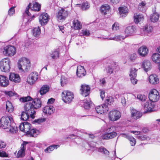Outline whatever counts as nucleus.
<instances>
[{"label":"nucleus","mask_w":160,"mask_h":160,"mask_svg":"<svg viewBox=\"0 0 160 160\" xmlns=\"http://www.w3.org/2000/svg\"><path fill=\"white\" fill-rule=\"evenodd\" d=\"M13 121V118L10 116L2 117L0 119L1 128L6 129L7 132L13 133L16 132L17 128Z\"/></svg>","instance_id":"obj_1"},{"label":"nucleus","mask_w":160,"mask_h":160,"mask_svg":"<svg viewBox=\"0 0 160 160\" xmlns=\"http://www.w3.org/2000/svg\"><path fill=\"white\" fill-rule=\"evenodd\" d=\"M41 7V5L36 2L33 3L32 6H31V5L30 4H29L27 6L25 10V18H24V21H25V19L27 17L28 20L25 23L26 25L29 24V23L32 20V18L35 17L33 15L32 16H30L31 14L29 11V8H30L31 10L32 11H39L40 10Z\"/></svg>","instance_id":"obj_2"},{"label":"nucleus","mask_w":160,"mask_h":160,"mask_svg":"<svg viewBox=\"0 0 160 160\" xmlns=\"http://www.w3.org/2000/svg\"><path fill=\"white\" fill-rule=\"evenodd\" d=\"M30 61L25 57L20 58L18 62V68L22 72H28L30 69Z\"/></svg>","instance_id":"obj_3"},{"label":"nucleus","mask_w":160,"mask_h":160,"mask_svg":"<svg viewBox=\"0 0 160 160\" xmlns=\"http://www.w3.org/2000/svg\"><path fill=\"white\" fill-rule=\"evenodd\" d=\"M30 105L26 104L24 108L25 110V112H22L20 119L22 121H27L29 118L30 116L32 118H35V115L34 111H32V110H30Z\"/></svg>","instance_id":"obj_4"},{"label":"nucleus","mask_w":160,"mask_h":160,"mask_svg":"<svg viewBox=\"0 0 160 160\" xmlns=\"http://www.w3.org/2000/svg\"><path fill=\"white\" fill-rule=\"evenodd\" d=\"M11 65L10 60L8 58H4L0 62V69L2 72H9Z\"/></svg>","instance_id":"obj_5"},{"label":"nucleus","mask_w":160,"mask_h":160,"mask_svg":"<svg viewBox=\"0 0 160 160\" xmlns=\"http://www.w3.org/2000/svg\"><path fill=\"white\" fill-rule=\"evenodd\" d=\"M113 126H112L106 129L105 133L103 134L102 136V138L103 139H111L117 136V133L114 132L113 130L112 129L113 128Z\"/></svg>","instance_id":"obj_6"},{"label":"nucleus","mask_w":160,"mask_h":160,"mask_svg":"<svg viewBox=\"0 0 160 160\" xmlns=\"http://www.w3.org/2000/svg\"><path fill=\"white\" fill-rule=\"evenodd\" d=\"M62 100L65 102L69 103L74 98V95L72 92L65 90L62 92Z\"/></svg>","instance_id":"obj_7"},{"label":"nucleus","mask_w":160,"mask_h":160,"mask_svg":"<svg viewBox=\"0 0 160 160\" xmlns=\"http://www.w3.org/2000/svg\"><path fill=\"white\" fill-rule=\"evenodd\" d=\"M3 53L6 56H12L16 53V49L13 46L8 45L4 48Z\"/></svg>","instance_id":"obj_8"},{"label":"nucleus","mask_w":160,"mask_h":160,"mask_svg":"<svg viewBox=\"0 0 160 160\" xmlns=\"http://www.w3.org/2000/svg\"><path fill=\"white\" fill-rule=\"evenodd\" d=\"M26 104L30 105V110H32V111H34V113L35 114L36 112L34 110L35 109L38 108L41 106V102L38 98H35L32 101V102H27Z\"/></svg>","instance_id":"obj_9"},{"label":"nucleus","mask_w":160,"mask_h":160,"mask_svg":"<svg viewBox=\"0 0 160 160\" xmlns=\"http://www.w3.org/2000/svg\"><path fill=\"white\" fill-rule=\"evenodd\" d=\"M142 106L144 110V113H146L153 111V109L154 106V103L150 101H147L142 104Z\"/></svg>","instance_id":"obj_10"},{"label":"nucleus","mask_w":160,"mask_h":160,"mask_svg":"<svg viewBox=\"0 0 160 160\" xmlns=\"http://www.w3.org/2000/svg\"><path fill=\"white\" fill-rule=\"evenodd\" d=\"M148 98L150 101L154 103V102L157 101L159 99V93L156 89H152L149 94Z\"/></svg>","instance_id":"obj_11"},{"label":"nucleus","mask_w":160,"mask_h":160,"mask_svg":"<svg viewBox=\"0 0 160 160\" xmlns=\"http://www.w3.org/2000/svg\"><path fill=\"white\" fill-rule=\"evenodd\" d=\"M109 118L112 121H115L118 119L121 116L120 112L117 110L110 111L109 113Z\"/></svg>","instance_id":"obj_12"},{"label":"nucleus","mask_w":160,"mask_h":160,"mask_svg":"<svg viewBox=\"0 0 160 160\" xmlns=\"http://www.w3.org/2000/svg\"><path fill=\"white\" fill-rule=\"evenodd\" d=\"M38 73L37 72L31 73L28 76L27 79V82L29 84H33L38 78Z\"/></svg>","instance_id":"obj_13"},{"label":"nucleus","mask_w":160,"mask_h":160,"mask_svg":"<svg viewBox=\"0 0 160 160\" xmlns=\"http://www.w3.org/2000/svg\"><path fill=\"white\" fill-rule=\"evenodd\" d=\"M69 13L68 11L63 8H61L59 9L57 16L58 18L60 20H64L68 17Z\"/></svg>","instance_id":"obj_14"},{"label":"nucleus","mask_w":160,"mask_h":160,"mask_svg":"<svg viewBox=\"0 0 160 160\" xmlns=\"http://www.w3.org/2000/svg\"><path fill=\"white\" fill-rule=\"evenodd\" d=\"M49 19V16L47 13H43L39 17V22L42 26L46 24L48 22Z\"/></svg>","instance_id":"obj_15"},{"label":"nucleus","mask_w":160,"mask_h":160,"mask_svg":"<svg viewBox=\"0 0 160 160\" xmlns=\"http://www.w3.org/2000/svg\"><path fill=\"white\" fill-rule=\"evenodd\" d=\"M31 124L27 122H25L20 125L19 128L20 130L26 133V134L32 128Z\"/></svg>","instance_id":"obj_16"},{"label":"nucleus","mask_w":160,"mask_h":160,"mask_svg":"<svg viewBox=\"0 0 160 160\" xmlns=\"http://www.w3.org/2000/svg\"><path fill=\"white\" fill-rule=\"evenodd\" d=\"M97 112L99 114H102L107 112L108 111V107L106 104L97 106L95 108Z\"/></svg>","instance_id":"obj_17"},{"label":"nucleus","mask_w":160,"mask_h":160,"mask_svg":"<svg viewBox=\"0 0 160 160\" xmlns=\"http://www.w3.org/2000/svg\"><path fill=\"white\" fill-rule=\"evenodd\" d=\"M90 89V87L88 85L86 84L82 85L80 89L81 94L85 97H87L89 93Z\"/></svg>","instance_id":"obj_18"},{"label":"nucleus","mask_w":160,"mask_h":160,"mask_svg":"<svg viewBox=\"0 0 160 160\" xmlns=\"http://www.w3.org/2000/svg\"><path fill=\"white\" fill-rule=\"evenodd\" d=\"M136 29L135 27L133 26L127 27L125 30L126 37L132 35L135 32Z\"/></svg>","instance_id":"obj_19"},{"label":"nucleus","mask_w":160,"mask_h":160,"mask_svg":"<svg viewBox=\"0 0 160 160\" xmlns=\"http://www.w3.org/2000/svg\"><path fill=\"white\" fill-rule=\"evenodd\" d=\"M131 113L132 117L134 119H137L140 118L142 116V113L136 109L131 108Z\"/></svg>","instance_id":"obj_20"},{"label":"nucleus","mask_w":160,"mask_h":160,"mask_svg":"<svg viewBox=\"0 0 160 160\" xmlns=\"http://www.w3.org/2000/svg\"><path fill=\"white\" fill-rule=\"evenodd\" d=\"M9 79L10 81L16 83L20 82V78L19 75L14 73H10L9 76Z\"/></svg>","instance_id":"obj_21"},{"label":"nucleus","mask_w":160,"mask_h":160,"mask_svg":"<svg viewBox=\"0 0 160 160\" xmlns=\"http://www.w3.org/2000/svg\"><path fill=\"white\" fill-rule=\"evenodd\" d=\"M28 143L24 141L21 145V149L18 152L17 157L20 158L23 157L25 155V147L26 145Z\"/></svg>","instance_id":"obj_22"},{"label":"nucleus","mask_w":160,"mask_h":160,"mask_svg":"<svg viewBox=\"0 0 160 160\" xmlns=\"http://www.w3.org/2000/svg\"><path fill=\"white\" fill-rule=\"evenodd\" d=\"M55 109L52 105L47 106L43 108V112L45 114L50 115L52 114L55 111Z\"/></svg>","instance_id":"obj_23"},{"label":"nucleus","mask_w":160,"mask_h":160,"mask_svg":"<svg viewBox=\"0 0 160 160\" xmlns=\"http://www.w3.org/2000/svg\"><path fill=\"white\" fill-rule=\"evenodd\" d=\"M9 81L8 78L6 76L0 75V86L2 87H7L9 84Z\"/></svg>","instance_id":"obj_24"},{"label":"nucleus","mask_w":160,"mask_h":160,"mask_svg":"<svg viewBox=\"0 0 160 160\" xmlns=\"http://www.w3.org/2000/svg\"><path fill=\"white\" fill-rule=\"evenodd\" d=\"M86 71L84 67L81 66L77 67L76 74L79 78L82 77L86 75Z\"/></svg>","instance_id":"obj_25"},{"label":"nucleus","mask_w":160,"mask_h":160,"mask_svg":"<svg viewBox=\"0 0 160 160\" xmlns=\"http://www.w3.org/2000/svg\"><path fill=\"white\" fill-rule=\"evenodd\" d=\"M148 50L145 46H142L139 48L138 50V53L142 57H145L148 53Z\"/></svg>","instance_id":"obj_26"},{"label":"nucleus","mask_w":160,"mask_h":160,"mask_svg":"<svg viewBox=\"0 0 160 160\" xmlns=\"http://www.w3.org/2000/svg\"><path fill=\"white\" fill-rule=\"evenodd\" d=\"M118 10L121 16L122 17H125L128 13V10L125 6L120 7Z\"/></svg>","instance_id":"obj_27"},{"label":"nucleus","mask_w":160,"mask_h":160,"mask_svg":"<svg viewBox=\"0 0 160 160\" xmlns=\"http://www.w3.org/2000/svg\"><path fill=\"white\" fill-rule=\"evenodd\" d=\"M142 67L146 72L149 70L151 68V63L150 61L145 60L143 61L142 64Z\"/></svg>","instance_id":"obj_28"},{"label":"nucleus","mask_w":160,"mask_h":160,"mask_svg":"<svg viewBox=\"0 0 160 160\" xmlns=\"http://www.w3.org/2000/svg\"><path fill=\"white\" fill-rule=\"evenodd\" d=\"M149 81L150 83L152 84H156L159 82L158 76L155 74L150 75L149 77Z\"/></svg>","instance_id":"obj_29"},{"label":"nucleus","mask_w":160,"mask_h":160,"mask_svg":"<svg viewBox=\"0 0 160 160\" xmlns=\"http://www.w3.org/2000/svg\"><path fill=\"white\" fill-rule=\"evenodd\" d=\"M39 133L40 132L39 130L32 127L27 134L28 135H29L30 136L35 137L38 135L39 134Z\"/></svg>","instance_id":"obj_30"},{"label":"nucleus","mask_w":160,"mask_h":160,"mask_svg":"<svg viewBox=\"0 0 160 160\" xmlns=\"http://www.w3.org/2000/svg\"><path fill=\"white\" fill-rule=\"evenodd\" d=\"M144 19V17L142 15L134 14V21L136 23L138 24L139 22H142Z\"/></svg>","instance_id":"obj_31"},{"label":"nucleus","mask_w":160,"mask_h":160,"mask_svg":"<svg viewBox=\"0 0 160 160\" xmlns=\"http://www.w3.org/2000/svg\"><path fill=\"white\" fill-rule=\"evenodd\" d=\"M110 6L108 4H105L102 5L100 8V11L102 14L105 15L109 12L110 9Z\"/></svg>","instance_id":"obj_32"},{"label":"nucleus","mask_w":160,"mask_h":160,"mask_svg":"<svg viewBox=\"0 0 160 160\" xmlns=\"http://www.w3.org/2000/svg\"><path fill=\"white\" fill-rule=\"evenodd\" d=\"M152 61L156 63H159L160 62V54L154 53L152 56Z\"/></svg>","instance_id":"obj_33"},{"label":"nucleus","mask_w":160,"mask_h":160,"mask_svg":"<svg viewBox=\"0 0 160 160\" xmlns=\"http://www.w3.org/2000/svg\"><path fill=\"white\" fill-rule=\"evenodd\" d=\"M6 108L7 111L10 112H12L14 110V108L12 104L9 101H7L6 102Z\"/></svg>","instance_id":"obj_34"},{"label":"nucleus","mask_w":160,"mask_h":160,"mask_svg":"<svg viewBox=\"0 0 160 160\" xmlns=\"http://www.w3.org/2000/svg\"><path fill=\"white\" fill-rule=\"evenodd\" d=\"M73 26L74 29L79 30L82 28L80 22L78 20H74L73 21Z\"/></svg>","instance_id":"obj_35"},{"label":"nucleus","mask_w":160,"mask_h":160,"mask_svg":"<svg viewBox=\"0 0 160 160\" xmlns=\"http://www.w3.org/2000/svg\"><path fill=\"white\" fill-rule=\"evenodd\" d=\"M126 37V36L124 37V36H122L121 35H117L116 36H115L113 37H110L109 38H104L110 40H122L125 39Z\"/></svg>","instance_id":"obj_36"},{"label":"nucleus","mask_w":160,"mask_h":160,"mask_svg":"<svg viewBox=\"0 0 160 160\" xmlns=\"http://www.w3.org/2000/svg\"><path fill=\"white\" fill-rule=\"evenodd\" d=\"M159 15L158 13L155 12L152 14L150 17L151 21L152 22H156L158 20Z\"/></svg>","instance_id":"obj_37"},{"label":"nucleus","mask_w":160,"mask_h":160,"mask_svg":"<svg viewBox=\"0 0 160 160\" xmlns=\"http://www.w3.org/2000/svg\"><path fill=\"white\" fill-rule=\"evenodd\" d=\"M98 151L106 156H108L109 154V151L105 148L103 147H101L98 148Z\"/></svg>","instance_id":"obj_38"},{"label":"nucleus","mask_w":160,"mask_h":160,"mask_svg":"<svg viewBox=\"0 0 160 160\" xmlns=\"http://www.w3.org/2000/svg\"><path fill=\"white\" fill-rule=\"evenodd\" d=\"M49 88L48 86L44 85L42 86L40 90V93L42 95H44L47 93L49 90Z\"/></svg>","instance_id":"obj_39"},{"label":"nucleus","mask_w":160,"mask_h":160,"mask_svg":"<svg viewBox=\"0 0 160 160\" xmlns=\"http://www.w3.org/2000/svg\"><path fill=\"white\" fill-rule=\"evenodd\" d=\"M92 102L90 99L88 98L84 100L83 104L84 108L86 109H89L90 108Z\"/></svg>","instance_id":"obj_40"},{"label":"nucleus","mask_w":160,"mask_h":160,"mask_svg":"<svg viewBox=\"0 0 160 160\" xmlns=\"http://www.w3.org/2000/svg\"><path fill=\"white\" fill-rule=\"evenodd\" d=\"M60 53L58 49L55 50L50 54V56L53 59H57L59 57Z\"/></svg>","instance_id":"obj_41"},{"label":"nucleus","mask_w":160,"mask_h":160,"mask_svg":"<svg viewBox=\"0 0 160 160\" xmlns=\"http://www.w3.org/2000/svg\"><path fill=\"white\" fill-rule=\"evenodd\" d=\"M59 147V146L58 145H51L45 149L44 151L47 153H50L51 151H53L55 148L57 149Z\"/></svg>","instance_id":"obj_42"},{"label":"nucleus","mask_w":160,"mask_h":160,"mask_svg":"<svg viewBox=\"0 0 160 160\" xmlns=\"http://www.w3.org/2000/svg\"><path fill=\"white\" fill-rule=\"evenodd\" d=\"M32 33L34 36L38 37L41 33L40 29L39 27L35 28L33 29Z\"/></svg>","instance_id":"obj_43"},{"label":"nucleus","mask_w":160,"mask_h":160,"mask_svg":"<svg viewBox=\"0 0 160 160\" xmlns=\"http://www.w3.org/2000/svg\"><path fill=\"white\" fill-rule=\"evenodd\" d=\"M146 3L144 2H142L139 4L138 6V9L142 11V12H144L146 11V7L145 6Z\"/></svg>","instance_id":"obj_44"},{"label":"nucleus","mask_w":160,"mask_h":160,"mask_svg":"<svg viewBox=\"0 0 160 160\" xmlns=\"http://www.w3.org/2000/svg\"><path fill=\"white\" fill-rule=\"evenodd\" d=\"M114 98L112 97H107L106 98L105 101V104L107 106L113 103L114 102Z\"/></svg>","instance_id":"obj_45"},{"label":"nucleus","mask_w":160,"mask_h":160,"mask_svg":"<svg viewBox=\"0 0 160 160\" xmlns=\"http://www.w3.org/2000/svg\"><path fill=\"white\" fill-rule=\"evenodd\" d=\"M68 82V80L67 78L63 76H61V84L62 86L65 85Z\"/></svg>","instance_id":"obj_46"},{"label":"nucleus","mask_w":160,"mask_h":160,"mask_svg":"<svg viewBox=\"0 0 160 160\" xmlns=\"http://www.w3.org/2000/svg\"><path fill=\"white\" fill-rule=\"evenodd\" d=\"M137 70L134 68H132L131 69L129 76L131 78V77H136Z\"/></svg>","instance_id":"obj_47"},{"label":"nucleus","mask_w":160,"mask_h":160,"mask_svg":"<svg viewBox=\"0 0 160 160\" xmlns=\"http://www.w3.org/2000/svg\"><path fill=\"white\" fill-rule=\"evenodd\" d=\"M113 69L112 67L109 66L104 70V72L107 74H111L113 72Z\"/></svg>","instance_id":"obj_48"},{"label":"nucleus","mask_w":160,"mask_h":160,"mask_svg":"<svg viewBox=\"0 0 160 160\" xmlns=\"http://www.w3.org/2000/svg\"><path fill=\"white\" fill-rule=\"evenodd\" d=\"M144 29L145 32H151L152 30V27L150 25H147L145 26Z\"/></svg>","instance_id":"obj_49"},{"label":"nucleus","mask_w":160,"mask_h":160,"mask_svg":"<svg viewBox=\"0 0 160 160\" xmlns=\"http://www.w3.org/2000/svg\"><path fill=\"white\" fill-rule=\"evenodd\" d=\"M46 119L44 118H39L35 119L33 122L37 124H40L45 121Z\"/></svg>","instance_id":"obj_50"},{"label":"nucleus","mask_w":160,"mask_h":160,"mask_svg":"<svg viewBox=\"0 0 160 160\" xmlns=\"http://www.w3.org/2000/svg\"><path fill=\"white\" fill-rule=\"evenodd\" d=\"M32 99V98L30 96L24 97L20 99V101L23 102H25L29 101H30Z\"/></svg>","instance_id":"obj_51"},{"label":"nucleus","mask_w":160,"mask_h":160,"mask_svg":"<svg viewBox=\"0 0 160 160\" xmlns=\"http://www.w3.org/2000/svg\"><path fill=\"white\" fill-rule=\"evenodd\" d=\"M89 8L88 3L87 2H83L81 6V8L82 10H86Z\"/></svg>","instance_id":"obj_52"},{"label":"nucleus","mask_w":160,"mask_h":160,"mask_svg":"<svg viewBox=\"0 0 160 160\" xmlns=\"http://www.w3.org/2000/svg\"><path fill=\"white\" fill-rule=\"evenodd\" d=\"M128 139L130 142V144L131 146H134L135 145L136 141L135 139L133 137L130 136Z\"/></svg>","instance_id":"obj_53"},{"label":"nucleus","mask_w":160,"mask_h":160,"mask_svg":"<svg viewBox=\"0 0 160 160\" xmlns=\"http://www.w3.org/2000/svg\"><path fill=\"white\" fill-rule=\"evenodd\" d=\"M137 98L141 101L143 102L145 101L146 98L144 95L141 94H138L137 96Z\"/></svg>","instance_id":"obj_54"},{"label":"nucleus","mask_w":160,"mask_h":160,"mask_svg":"<svg viewBox=\"0 0 160 160\" xmlns=\"http://www.w3.org/2000/svg\"><path fill=\"white\" fill-rule=\"evenodd\" d=\"M81 33L83 35L86 37L89 36L90 34V32L89 31L86 29L82 30Z\"/></svg>","instance_id":"obj_55"},{"label":"nucleus","mask_w":160,"mask_h":160,"mask_svg":"<svg viewBox=\"0 0 160 160\" xmlns=\"http://www.w3.org/2000/svg\"><path fill=\"white\" fill-rule=\"evenodd\" d=\"M15 7H12L11 8L8 10V15L9 16H12L15 12L14 8Z\"/></svg>","instance_id":"obj_56"},{"label":"nucleus","mask_w":160,"mask_h":160,"mask_svg":"<svg viewBox=\"0 0 160 160\" xmlns=\"http://www.w3.org/2000/svg\"><path fill=\"white\" fill-rule=\"evenodd\" d=\"M138 139L141 140H148L149 139V138L146 135H142L138 136Z\"/></svg>","instance_id":"obj_57"},{"label":"nucleus","mask_w":160,"mask_h":160,"mask_svg":"<svg viewBox=\"0 0 160 160\" xmlns=\"http://www.w3.org/2000/svg\"><path fill=\"white\" fill-rule=\"evenodd\" d=\"M137 58V55L135 53H132L130 54L129 56V58L131 61H134Z\"/></svg>","instance_id":"obj_58"},{"label":"nucleus","mask_w":160,"mask_h":160,"mask_svg":"<svg viewBox=\"0 0 160 160\" xmlns=\"http://www.w3.org/2000/svg\"><path fill=\"white\" fill-rule=\"evenodd\" d=\"M119 27L118 24L117 23L115 22L112 26V29L113 31H116L118 30Z\"/></svg>","instance_id":"obj_59"},{"label":"nucleus","mask_w":160,"mask_h":160,"mask_svg":"<svg viewBox=\"0 0 160 160\" xmlns=\"http://www.w3.org/2000/svg\"><path fill=\"white\" fill-rule=\"evenodd\" d=\"M6 146V143L3 141L0 140V149L5 148Z\"/></svg>","instance_id":"obj_60"},{"label":"nucleus","mask_w":160,"mask_h":160,"mask_svg":"<svg viewBox=\"0 0 160 160\" xmlns=\"http://www.w3.org/2000/svg\"><path fill=\"white\" fill-rule=\"evenodd\" d=\"M93 144H92V143H90L88 144V146L90 147V149H91L92 150H94L96 149V148L95 147L96 143L95 142H93Z\"/></svg>","instance_id":"obj_61"},{"label":"nucleus","mask_w":160,"mask_h":160,"mask_svg":"<svg viewBox=\"0 0 160 160\" xmlns=\"http://www.w3.org/2000/svg\"><path fill=\"white\" fill-rule=\"evenodd\" d=\"M0 157H8V155L4 151H0Z\"/></svg>","instance_id":"obj_62"},{"label":"nucleus","mask_w":160,"mask_h":160,"mask_svg":"<svg viewBox=\"0 0 160 160\" xmlns=\"http://www.w3.org/2000/svg\"><path fill=\"white\" fill-rule=\"evenodd\" d=\"M136 77H131L130 78L132 83L133 85H135L137 82V80L135 78Z\"/></svg>","instance_id":"obj_63"},{"label":"nucleus","mask_w":160,"mask_h":160,"mask_svg":"<svg viewBox=\"0 0 160 160\" xmlns=\"http://www.w3.org/2000/svg\"><path fill=\"white\" fill-rule=\"evenodd\" d=\"M100 95L101 98L102 100L105 97V91L104 90L102 89H100Z\"/></svg>","instance_id":"obj_64"}]
</instances>
